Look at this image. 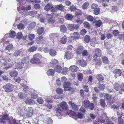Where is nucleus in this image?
<instances>
[{
    "label": "nucleus",
    "instance_id": "1",
    "mask_svg": "<svg viewBox=\"0 0 124 124\" xmlns=\"http://www.w3.org/2000/svg\"><path fill=\"white\" fill-rule=\"evenodd\" d=\"M18 0L17 4L19 7V9H21L22 12H23L24 11L25 8L26 10H29L31 9V7L30 5L26 7H25V6H22L24 4V3L26 1L25 0Z\"/></svg>",
    "mask_w": 124,
    "mask_h": 124
},
{
    "label": "nucleus",
    "instance_id": "2",
    "mask_svg": "<svg viewBox=\"0 0 124 124\" xmlns=\"http://www.w3.org/2000/svg\"><path fill=\"white\" fill-rule=\"evenodd\" d=\"M67 108V105L65 102H63L60 103V106H58L57 107L56 111L57 113L60 114V113L63 109L66 110Z\"/></svg>",
    "mask_w": 124,
    "mask_h": 124
},
{
    "label": "nucleus",
    "instance_id": "3",
    "mask_svg": "<svg viewBox=\"0 0 124 124\" xmlns=\"http://www.w3.org/2000/svg\"><path fill=\"white\" fill-rule=\"evenodd\" d=\"M55 8H54L51 10V14L53 15H55V16H58V14H57L56 10L57 9L60 10H62L64 8V6L62 4H60L57 6L55 7Z\"/></svg>",
    "mask_w": 124,
    "mask_h": 124
},
{
    "label": "nucleus",
    "instance_id": "4",
    "mask_svg": "<svg viewBox=\"0 0 124 124\" xmlns=\"http://www.w3.org/2000/svg\"><path fill=\"white\" fill-rule=\"evenodd\" d=\"M24 109L27 112L26 115L28 117H31L33 114L32 109L31 107H25Z\"/></svg>",
    "mask_w": 124,
    "mask_h": 124
},
{
    "label": "nucleus",
    "instance_id": "5",
    "mask_svg": "<svg viewBox=\"0 0 124 124\" xmlns=\"http://www.w3.org/2000/svg\"><path fill=\"white\" fill-rule=\"evenodd\" d=\"M13 85L10 84H8L3 87L6 91L8 92L12 91L13 89Z\"/></svg>",
    "mask_w": 124,
    "mask_h": 124
},
{
    "label": "nucleus",
    "instance_id": "6",
    "mask_svg": "<svg viewBox=\"0 0 124 124\" xmlns=\"http://www.w3.org/2000/svg\"><path fill=\"white\" fill-rule=\"evenodd\" d=\"M13 65V63L12 60L9 58L5 62L4 64V65L5 66L8 65L5 68V69H7L11 68Z\"/></svg>",
    "mask_w": 124,
    "mask_h": 124
},
{
    "label": "nucleus",
    "instance_id": "7",
    "mask_svg": "<svg viewBox=\"0 0 124 124\" xmlns=\"http://www.w3.org/2000/svg\"><path fill=\"white\" fill-rule=\"evenodd\" d=\"M9 121L10 120L7 114L3 115L2 119L0 118V123L2 122V123L6 124L9 123Z\"/></svg>",
    "mask_w": 124,
    "mask_h": 124
},
{
    "label": "nucleus",
    "instance_id": "8",
    "mask_svg": "<svg viewBox=\"0 0 124 124\" xmlns=\"http://www.w3.org/2000/svg\"><path fill=\"white\" fill-rule=\"evenodd\" d=\"M70 85L71 83L69 82H66L64 83L63 86L64 88V90L65 91H70L71 90V88L70 87Z\"/></svg>",
    "mask_w": 124,
    "mask_h": 124
},
{
    "label": "nucleus",
    "instance_id": "9",
    "mask_svg": "<svg viewBox=\"0 0 124 124\" xmlns=\"http://www.w3.org/2000/svg\"><path fill=\"white\" fill-rule=\"evenodd\" d=\"M79 111L80 112L78 113L77 116L79 118H82L83 117L84 114L85 112V110L84 108L81 107L79 109Z\"/></svg>",
    "mask_w": 124,
    "mask_h": 124
},
{
    "label": "nucleus",
    "instance_id": "10",
    "mask_svg": "<svg viewBox=\"0 0 124 124\" xmlns=\"http://www.w3.org/2000/svg\"><path fill=\"white\" fill-rule=\"evenodd\" d=\"M24 101L27 104L30 105H33L35 103L34 101L32 99L27 98L24 100Z\"/></svg>",
    "mask_w": 124,
    "mask_h": 124
},
{
    "label": "nucleus",
    "instance_id": "11",
    "mask_svg": "<svg viewBox=\"0 0 124 124\" xmlns=\"http://www.w3.org/2000/svg\"><path fill=\"white\" fill-rule=\"evenodd\" d=\"M64 57V59L66 58L68 60L69 59L72 57V55L70 51H68L65 53Z\"/></svg>",
    "mask_w": 124,
    "mask_h": 124
},
{
    "label": "nucleus",
    "instance_id": "12",
    "mask_svg": "<svg viewBox=\"0 0 124 124\" xmlns=\"http://www.w3.org/2000/svg\"><path fill=\"white\" fill-rule=\"evenodd\" d=\"M53 8V5L52 3L49 2L46 5L44 8L45 10L47 11L50 10Z\"/></svg>",
    "mask_w": 124,
    "mask_h": 124
},
{
    "label": "nucleus",
    "instance_id": "13",
    "mask_svg": "<svg viewBox=\"0 0 124 124\" xmlns=\"http://www.w3.org/2000/svg\"><path fill=\"white\" fill-rule=\"evenodd\" d=\"M30 62L32 63L38 64L40 63V60L38 58H33L31 59L30 61Z\"/></svg>",
    "mask_w": 124,
    "mask_h": 124
},
{
    "label": "nucleus",
    "instance_id": "14",
    "mask_svg": "<svg viewBox=\"0 0 124 124\" xmlns=\"http://www.w3.org/2000/svg\"><path fill=\"white\" fill-rule=\"evenodd\" d=\"M84 49V48L82 46H79L78 47L76 50V52L77 54L79 55L81 54Z\"/></svg>",
    "mask_w": 124,
    "mask_h": 124
},
{
    "label": "nucleus",
    "instance_id": "15",
    "mask_svg": "<svg viewBox=\"0 0 124 124\" xmlns=\"http://www.w3.org/2000/svg\"><path fill=\"white\" fill-rule=\"evenodd\" d=\"M58 61L55 59H52L50 62V65L52 67H54L58 63Z\"/></svg>",
    "mask_w": 124,
    "mask_h": 124
},
{
    "label": "nucleus",
    "instance_id": "16",
    "mask_svg": "<svg viewBox=\"0 0 124 124\" xmlns=\"http://www.w3.org/2000/svg\"><path fill=\"white\" fill-rule=\"evenodd\" d=\"M68 104L71 105L72 108L75 110H77L78 109V106L75 104L72 103L71 101H69L68 102Z\"/></svg>",
    "mask_w": 124,
    "mask_h": 124
},
{
    "label": "nucleus",
    "instance_id": "17",
    "mask_svg": "<svg viewBox=\"0 0 124 124\" xmlns=\"http://www.w3.org/2000/svg\"><path fill=\"white\" fill-rule=\"evenodd\" d=\"M101 55V51L98 48L96 49L95 50V55L97 57H99Z\"/></svg>",
    "mask_w": 124,
    "mask_h": 124
},
{
    "label": "nucleus",
    "instance_id": "18",
    "mask_svg": "<svg viewBox=\"0 0 124 124\" xmlns=\"http://www.w3.org/2000/svg\"><path fill=\"white\" fill-rule=\"evenodd\" d=\"M69 69L72 72H76L78 70V68L76 66L73 65L70 66L69 68Z\"/></svg>",
    "mask_w": 124,
    "mask_h": 124
},
{
    "label": "nucleus",
    "instance_id": "19",
    "mask_svg": "<svg viewBox=\"0 0 124 124\" xmlns=\"http://www.w3.org/2000/svg\"><path fill=\"white\" fill-rule=\"evenodd\" d=\"M36 26V23L34 22H32L29 24L28 28L29 30H31L34 28Z\"/></svg>",
    "mask_w": 124,
    "mask_h": 124
},
{
    "label": "nucleus",
    "instance_id": "20",
    "mask_svg": "<svg viewBox=\"0 0 124 124\" xmlns=\"http://www.w3.org/2000/svg\"><path fill=\"white\" fill-rule=\"evenodd\" d=\"M96 78L99 82L102 81L104 79V78L100 74H97L96 76Z\"/></svg>",
    "mask_w": 124,
    "mask_h": 124
},
{
    "label": "nucleus",
    "instance_id": "21",
    "mask_svg": "<svg viewBox=\"0 0 124 124\" xmlns=\"http://www.w3.org/2000/svg\"><path fill=\"white\" fill-rule=\"evenodd\" d=\"M20 85L21 86L23 87V91H24L25 93H27L28 92L29 88L27 86L22 83Z\"/></svg>",
    "mask_w": 124,
    "mask_h": 124
},
{
    "label": "nucleus",
    "instance_id": "22",
    "mask_svg": "<svg viewBox=\"0 0 124 124\" xmlns=\"http://www.w3.org/2000/svg\"><path fill=\"white\" fill-rule=\"evenodd\" d=\"M24 64V63L21 62L18 63L16 65V68L18 69H21L23 68Z\"/></svg>",
    "mask_w": 124,
    "mask_h": 124
},
{
    "label": "nucleus",
    "instance_id": "23",
    "mask_svg": "<svg viewBox=\"0 0 124 124\" xmlns=\"http://www.w3.org/2000/svg\"><path fill=\"white\" fill-rule=\"evenodd\" d=\"M60 31L62 33H65L66 31V28L65 25H61L60 26Z\"/></svg>",
    "mask_w": 124,
    "mask_h": 124
},
{
    "label": "nucleus",
    "instance_id": "24",
    "mask_svg": "<svg viewBox=\"0 0 124 124\" xmlns=\"http://www.w3.org/2000/svg\"><path fill=\"white\" fill-rule=\"evenodd\" d=\"M43 40V38L42 36H38L37 38L36 42L38 44L41 43Z\"/></svg>",
    "mask_w": 124,
    "mask_h": 124
},
{
    "label": "nucleus",
    "instance_id": "25",
    "mask_svg": "<svg viewBox=\"0 0 124 124\" xmlns=\"http://www.w3.org/2000/svg\"><path fill=\"white\" fill-rule=\"evenodd\" d=\"M29 60L28 57H26L23 58L21 60V62L24 64H28L29 63Z\"/></svg>",
    "mask_w": 124,
    "mask_h": 124
},
{
    "label": "nucleus",
    "instance_id": "26",
    "mask_svg": "<svg viewBox=\"0 0 124 124\" xmlns=\"http://www.w3.org/2000/svg\"><path fill=\"white\" fill-rule=\"evenodd\" d=\"M18 74L17 72L16 71L13 70L10 72V75L11 77H15L17 76Z\"/></svg>",
    "mask_w": 124,
    "mask_h": 124
},
{
    "label": "nucleus",
    "instance_id": "27",
    "mask_svg": "<svg viewBox=\"0 0 124 124\" xmlns=\"http://www.w3.org/2000/svg\"><path fill=\"white\" fill-rule=\"evenodd\" d=\"M54 71L53 70L50 69L48 70L47 72V75L48 76H53L54 74Z\"/></svg>",
    "mask_w": 124,
    "mask_h": 124
},
{
    "label": "nucleus",
    "instance_id": "28",
    "mask_svg": "<svg viewBox=\"0 0 124 124\" xmlns=\"http://www.w3.org/2000/svg\"><path fill=\"white\" fill-rule=\"evenodd\" d=\"M73 18V16L70 14H67L65 16V18L67 20H71Z\"/></svg>",
    "mask_w": 124,
    "mask_h": 124
},
{
    "label": "nucleus",
    "instance_id": "29",
    "mask_svg": "<svg viewBox=\"0 0 124 124\" xmlns=\"http://www.w3.org/2000/svg\"><path fill=\"white\" fill-rule=\"evenodd\" d=\"M62 69V67L59 65H57L54 69L55 71L58 73H60V72Z\"/></svg>",
    "mask_w": 124,
    "mask_h": 124
},
{
    "label": "nucleus",
    "instance_id": "30",
    "mask_svg": "<svg viewBox=\"0 0 124 124\" xmlns=\"http://www.w3.org/2000/svg\"><path fill=\"white\" fill-rule=\"evenodd\" d=\"M18 96L20 98H24L26 97L27 94L23 93H20L18 94Z\"/></svg>",
    "mask_w": 124,
    "mask_h": 124
},
{
    "label": "nucleus",
    "instance_id": "31",
    "mask_svg": "<svg viewBox=\"0 0 124 124\" xmlns=\"http://www.w3.org/2000/svg\"><path fill=\"white\" fill-rule=\"evenodd\" d=\"M80 65L82 66L85 67L86 66L87 63L85 60H82L80 61Z\"/></svg>",
    "mask_w": 124,
    "mask_h": 124
},
{
    "label": "nucleus",
    "instance_id": "32",
    "mask_svg": "<svg viewBox=\"0 0 124 124\" xmlns=\"http://www.w3.org/2000/svg\"><path fill=\"white\" fill-rule=\"evenodd\" d=\"M60 41L63 44L65 43L67 41V38L65 36L61 38L60 40Z\"/></svg>",
    "mask_w": 124,
    "mask_h": 124
},
{
    "label": "nucleus",
    "instance_id": "33",
    "mask_svg": "<svg viewBox=\"0 0 124 124\" xmlns=\"http://www.w3.org/2000/svg\"><path fill=\"white\" fill-rule=\"evenodd\" d=\"M26 1L29 2H31L32 4L34 5V2L39 3L40 2L39 0H26Z\"/></svg>",
    "mask_w": 124,
    "mask_h": 124
},
{
    "label": "nucleus",
    "instance_id": "34",
    "mask_svg": "<svg viewBox=\"0 0 124 124\" xmlns=\"http://www.w3.org/2000/svg\"><path fill=\"white\" fill-rule=\"evenodd\" d=\"M93 61H96V62L95 64L97 66H100L101 64V62L100 60V59L99 58L97 60H96L95 59H93Z\"/></svg>",
    "mask_w": 124,
    "mask_h": 124
},
{
    "label": "nucleus",
    "instance_id": "35",
    "mask_svg": "<svg viewBox=\"0 0 124 124\" xmlns=\"http://www.w3.org/2000/svg\"><path fill=\"white\" fill-rule=\"evenodd\" d=\"M44 31V28L43 27H39L37 30V33L39 34H41Z\"/></svg>",
    "mask_w": 124,
    "mask_h": 124
},
{
    "label": "nucleus",
    "instance_id": "36",
    "mask_svg": "<svg viewBox=\"0 0 124 124\" xmlns=\"http://www.w3.org/2000/svg\"><path fill=\"white\" fill-rule=\"evenodd\" d=\"M73 38L75 39H78L79 38L80 35L78 32H74L73 33Z\"/></svg>",
    "mask_w": 124,
    "mask_h": 124
},
{
    "label": "nucleus",
    "instance_id": "37",
    "mask_svg": "<svg viewBox=\"0 0 124 124\" xmlns=\"http://www.w3.org/2000/svg\"><path fill=\"white\" fill-rule=\"evenodd\" d=\"M104 99L107 100L108 102L111 99V95H110L107 93H105L104 96Z\"/></svg>",
    "mask_w": 124,
    "mask_h": 124
},
{
    "label": "nucleus",
    "instance_id": "38",
    "mask_svg": "<svg viewBox=\"0 0 124 124\" xmlns=\"http://www.w3.org/2000/svg\"><path fill=\"white\" fill-rule=\"evenodd\" d=\"M89 5V2H86L82 6V8L83 9H86L87 8Z\"/></svg>",
    "mask_w": 124,
    "mask_h": 124
},
{
    "label": "nucleus",
    "instance_id": "39",
    "mask_svg": "<svg viewBox=\"0 0 124 124\" xmlns=\"http://www.w3.org/2000/svg\"><path fill=\"white\" fill-rule=\"evenodd\" d=\"M91 40L90 36L88 35H86L84 38V41L87 43L89 42Z\"/></svg>",
    "mask_w": 124,
    "mask_h": 124
},
{
    "label": "nucleus",
    "instance_id": "40",
    "mask_svg": "<svg viewBox=\"0 0 124 124\" xmlns=\"http://www.w3.org/2000/svg\"><path fill=\"white\" fill-rule=\"evenodd\" d=\"M114 88L117 91H118L119 89V85L117 83H116L114 85Z\"/></svg>",
    "mask_w": 124,
    "mask_h": 124
},
{
    "label": "nucleus",
    "instance_id": "41",
    "mask_svg": "<svg viewBox=\"0 0 124 124\" xmlns=\"http://www.w3.org/2000/svg\"><path fill=\"white\" fill-rule=\"evenodd\" d=\"M102 61L105 64H107L108 63V60L107 57L104 56L102 58Z\"/></svg>",
    "mask_w": 124,
    "mask_h": 124
},
{
    "label": "nucleus",
    "instance_id": "42",
    "mask_svg": "<svg viewBox=\"0 0 124 124\" xmlns=\"http://www.w3.org/2000/svg\"><path fill=\"white\" fill-rule=\"evenodd\" d=\"M100 103L102 107H104L106 105L105 102L104 100L102 99L100 100Z\"/></svg>",
    "mask_w": 124,
    "mask_h": 124
},
{
    "label": "nucleus",
    "instance_id": "43",
    "mask_svg": "<svg viewBox=\"0 0 124 124\" xmlns=\"http://www.w3.org/2000/svg\"><path fill=\"white\" fill-rule=\"evenodd\" d=\"M56 53V52L54 50L51 49L50 50V54L52 56H55Z\"/></svg>",
    "mask_w": 124,
    "mask_h": 124
},
{
    "label": "nucleus",
    "instance_id": "44",
    "mask_svg": "<svg viewBox=\"0 0 124 124\" xmlns=\"http://www.w3.org/2000/svg\"><path fill=\"white\" fill-rule=\"evenodd\" d=\"M22 36L23 35L22 33L20 32H18L17 34L16 37L17 39H20L22 38Z\"/></svg>",
    "mask_w": 124,
    "mask_h": 124
},
{
    "label": "nucleus",
    "instance_id": "45",
    "mask_svg": "<svg viewBox=\"0 0 124 124\" xmlns=\"http://www.w3.org/2000/svg\"><path fill=\"white\" fill-rule=\"evenodd\" d=\"M115 73L116 74H117L119 76L121 75L122 71L120 69H116L115 71Z\"/></svg>",
    "mask_w": 124,
    "mask_h": 124
},
{
    "label": "nucleus",
    "instance_id": "46",
    "mask_svg": "<svg viewBox=\"0 0 124 124\" xmlns=\"http://www.w3.org/2000/svg\"><path fill=\"white\" fill-rule=\"evenodd\" d=\"M35 35L34 34H31L29 35L28 39L30 40H32L35 38Z\"/></svg>",
    "mask_w": 124,
    "mask_h": 124
},
{
    "label": "nucleus",
    "instance_id": "47",
    "mask_svg": "<svg viewBox=\"0 0 124 124\" xmlns=\"http://www.w3.org/2000/svg\"><path fill=\"white\" fill-rule=\"evenodd\" d=\"M16 35V33L14 31H12L9 33V36L11 38H13L15 37Z\"/></svg>",
    "mask_w": 124,
    "mask_h": 124
},
{
    "label": "nucleus",
    "instance_id": "48",
    "mask_svg": "<svg viewBox=\"0 0 124 124\" xmlns=\"http://www.w3.org/2000/svg\"><path fill=\"white\" fill-rule=\"evenodd\" d=\"M21 52V51L20 50H18L15 51L13 55L15 56H17L19 55Z\"/></svg>",
    "mask_w": 124,
    "mask_h": 124
},
{
    "label": "nucleus",
    "instance_id": "49",
    "mask_svg": "<svg viewBox=\"0 0 124 124\" xmlns=\"http://www.w3.org/2000/svg\"><path fill=\"white\" fill-rule=\"evenodd\" d=\"M74 25L72 24H69L68 27V29L70 31H72L74 30Z\"/></svg>",
    "mask_w": 124,
    "mask_h": 124
},
{
    "label": "nucleus",
    "instance_id": "50",
    "mask_svg": "<svg viewBox=\"0 0 124 124\" xmlns=\"http://www.w3.org/2000/svg\"><path fill=\"white\" fill-rule=\"evenodd\" d=\"M46 124H52L53 121L50 118L48 117L46 120Z\"/></svg>",
    "mask_w": 124,
    "mask_h": 124
},
{
    "label": "nucleus",
    "instance_id": "51",
    "mask_svg": "<svg viewBox=\"0 0 124 124\" xmlns=\"http://www.w3.org/2000/svg\"><path fill=\"white\" fill-rule=\"evenodd\" d=\"M37 49L36 47L34 46L28 49V51L30 52H33L35 51Z\"/></svg>",
    "mask_w": 124,
    "mask_h": 124
},
{
    "label": "nucleus",
    "instance_id": "52",
    "mask_svg": "<svg viewBox=\"0 0 124 124\" xmlns=\"http://www.w3.org/2000/svg\"><path fill=\"white\" fill-rule=\"evenodd\" d=\"M24 27V25L21 23H20L17 26V27L19 30L23 29Z\"/></svg>",
    "mask_w": 124,
    "mask_h": 124
},
{
    "label": "nucleus",
    "instance_id": "53",
    "mask_svg": "<svg viewBox=\"0 0 124 124\" xmlns=\"http://www.w3.org/2000/svg\"><path fill=\"white\" fill-rule=\"evenodd\" d=\"M119 106L118 104L113 105L111 107L112 108H113L114 109V111H115L116 110H117L119 108Z\"/></svg>",
    "mask_w": 124,
    "mask_h": 124
},
{
    "label": "nucleus",
    "instance_id": "54",
    "mask_svg": "<svg viewBox=\"0 0 124 124\" xmlns=\"http://www.w3.org/2000/svg\"><path fill=\"white\" fill-rule=\"evenodd\" d=\"M120 33V32L119 31L117 30H115L113 31V34L114 36H117Z\"/></svg>",
    "mask_w": 124,
    "mask_h": 124
},
{
    "label": "nucleus",
    "instance_id": "55",
    "mask_svg": "<svg viewBox=\"0 0 124 124\" xmlns=\"http://www.w3.org/2000/svg\"><path fill=\"white\" fill-rule=\"evenodd\" d=\"M87 20L90 21H93L94 19V17L91 15L88 16L87 17Z\"/></svg>",
    "mask_w": 124,
    "mask_h": 124
},
{
    "label": "nucleus",
    "instance_id": "56",
    "mask_svg": "<svg viewBox=\"0 0 124 124\" xmlns=\"http://www.w3.org/2000/svg\"><path fill=\"white\" fill-rule=\"evenodd\" d=\"M83 78V75L82 73H80L78 75V78L79 81H81L82 80Z\"/></svg>",
    "mask_w": 124,
    "mask_h": 124
},
{
    "label": "nucleus",
    "instance_id": "57",
    "mask_svg": "<svg viewBox=\"0 0 124 124\" xmlns=\"http://www.w3.org/2000/svg\"><path fill=\"white\" fill-rule=\"evenodd\" d=\"M69 7V9L71 11H74L77 9L76 7L74 5L70 6Z\"/></svg>",
    "mask_w": 124,
    "mask_h": 124
},
{
    "label": "nucleus",
    "instance_id": "58",
    "mask_svg": "<svg viewBox=\"0 0 124 124\" xmlns=\"http://www.w3.org/2000/svg\"><path fill=\"white\" fill-rule=\"evenodd\" d=\"M84 24L85 27L87 29H89L90 28V26L89 23L87 22H84Z\"/></svg>",
    "mask_w": 124,
    "mask_h": 124
},
{
    "label": "nucleus",
    "instance_id": "59",
    "mask_svg": "<svg viewBox=\"0 0 124 124\" xmlns=\"http://www.w3.org/2000/svg\"><path fill=\"white\" fill-rule=\"evenodd\" d=\"M63 92V90L62 89L60 88H58L56 90L57 93L59 94H61Z\"/></svg>",
    "mask_w": 124,
    "mask_h": 124
},
{
    "label": "nucleus",
    "instance_id": "60",
    "mask_svg": "<svg viewBox=\"0 0 124 124\" xmlns=\"http://www.w3.org/2000/svg\"><path fill=\"white\" fill-rule=\"evenodd\" d=\"M88 52L86 50H84L82 53V54L83 56H86L88 55Z\"/></svg>",
    "mask_w": 124,
    "mask_h": 124
},
{
    "label": "nucleus",
    "instance_id": "61",
    "mask_svg": "<svg viewBox=\"0 0 124 124\" xmlns=\"http://www.w3.org/2000/svg\"><path fill=\"white\" fill-rule=\"evenodd\" d=\"M37 102L39 104H42L43 102V100L42 98L39 97L37 99Z\"/></svg>",
    "mask_w": 124,
    "mask_h": 124
},
{
    "label": "nucleus",
    "instance_id": "62",
    "mask_svg": "<svg viewBox=\"0 0 124 124\" xmlns=\"http://www.w3.org/2000/svg\"><path fill=\"white\" fill-rule=\"evenodd\" d=\"M106 37L108 39H110L113 37V35L110 33H107L106 34Z\"/></svg>",
    "mask_w": 124,
    "mask_h": 124
},
{
    "label": "nucleus",
    "instance_id": "63",
    "mask_svg": "<svg viewBox=\"0 0 124 124\" xmlns=\"http://www.w3.org/2000/svg\"><path fill=\"white\" fill-rule=\"evenodd\" d=\"M13 46V45L9 44L6 47L5 49L8 51H9L12 48Z\"/></svg>",
    "mask_w": 124,
    "mask_h": 124
},
{
    "label": "nucleus",
    "instance_id": "64",
    "mask_svg": "<svg viewBox=\"0 0 124 124\" xmlns=\"http://www.w3.org/2000/svg\"><path fill=\"white\" fill-rule=\"evenodd\" d=\"M106 124L105 123L103 124H114V123L112 121H109V118L108 117H107L106 119Z\"/></svg>",
    "mask_w": 124,
    "mask_h": 124
}]
</instances>
